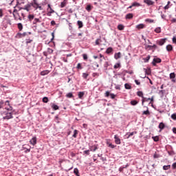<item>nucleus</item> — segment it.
Masks as SVG:
<instances>
[{"label":"nucleus","instance_id":"473e14b6","mask_svg":"<svg viewBox=\"0 0 176 176\" xmlns=\"http://www.w3.org/2000/svg\"><path fill=\"white\" fill-rule=\"evenodd\" d=\"M122 65H120V63H117L114 65V69H118V68H121Z\"/></svg>","mask_w":176,"mask_h":176},{"label":"nucleus","instance_id":"f03ea898","mask_svg":"<svg viewBox=\"0 0 176 176\" xmlns=\"http://www.w3.org/2000/svg\"><path fill=\"white\" fill-rule=\"evenodd\" d=\"M0 112L2 116H3V115L6 116L3 117V120H9V119H13V113L11 111H10V110H4L3 111Z\"/></svg>","mask_w":176,"mask_h":176},{"label":"nucleus","instance_id":"0eeeda50","mask_svg":"<svg viewBox=\"0 0 176 176\" xmlns=\"http://www.w3.org/2000/svg\"><path fill=\"white\" fill-rule=\"evenodd\" d=\"M169 78H170V79H171V82H173V83H175V82H176V80H175V73H174V72L170 73L169 74Z\"/></svg>","mask_w":176,"mask_h":176},{"label":"nucleus","instance_id":"4d7b16f0","mask_svg":"<svg viewBox=\"0 0 176 176\" xmlns=\"http://www.w3.org/2000/svg\"><path fill=\"white\" fill-rule=\"evenodd\" d=\"M100 41H101V39L97 38V39L96 40V41H95V45H100Z\"/></svg>","mask_w":176,"mask_h":176},{"label":"nucleus","instance_id":"72a5a7b5","mask_svg":"<svg viewBox=\"0 0 176 176\" xmlns=\"http://www.w3.org/2000/svg\"><path fill=\"white\" fill-rule=\"evenodd\" d=\"M66 97L67 98H72L74 97V94H72V92H69L66 94Z\"/></svg>","mask_w":176,"mask_h":176},{"label":"nucleus","instance_id":"393cba45","mask_svg":"<svg viewBox=\"0 0 176 176\" xmlns=\"http://www.w3.org/2000/svg\"><path fill=\"white\" fill-rule=\"evenodd\" d=\"M47 12H48L47 13V16H52V14L54 13V11L52 9V8L49 10H47Z\"/></svg>","mask_w":176,"mask_h":176},{"label":"nucleus","instance_id":"0e129e2a","mask_svg":"<svg viewBox=\"0 0 176 176\" xmlns=\"http://www.w3.org/2000/svg\"><path fill=\"white\" fill-rule=\"evenodd\" d=\"M168 168H170V165H167V166L165 165L163 166L164 170H168Z\"/></svg>","mask_w":176,"mask_h":176},{"label":"nucleus","instance_id":"58836bf2","mask_svg":"<svg viewBox=\"0 0 176 176\" xmlns=\"http://www.w3.org/2000/svg\"><path fill=\"white\" fill-rule=\"evenodd\" d=\"M142 115H151V112L149 111V110L148 109V107H147V109L146 111H144L143 113H142Z\"/></svg>","mask_w":176,"mask_h":176},{"label":"nucleus","instance_id":"ddd939ff","mask_svg":"<svg viewBox=\"0 0 176 176\" xmlns=\"http://www.w3.org/2000/svg\"><path fill=\"white\" fill-rule=\"evenodd\" d=\"M120 57H122V53H120V52H118L114 54V58L116 60H119V58H120Z\"/></svg>","mask_w":176,"mask_h":176},{"label":"nucleus","instance_id":"4c0bfd02","mask_svg":"<svg viewBox=\"0 0 176 176\" xmlns=\"http://www.w3.org/2000/svg\"><path fill=\"white\" fill-rule=\"evenodd\" d=\"M43 102H45V104H47L49 102V98L46 96L43 98Z\"/></svg>","mask_w":176,"mask_h":176},{"label":"nucleus","instance_id":"39448f33","mask_svg":"<svg viewBox=\"0 0 176 176\" xmlns=\"http://www.w3.org/2000/svg\"><path fill=\"white\" fill-rule=\"evenodd\" d=\"M162 59L160 58H154L152 62L153 67H156V64H160Z\"/></svg>","mask_w":176,"mask_h":176},{"label":"nucleus","instance_id":"a18cd8bd","mask_svg":"<svg viewBox=\"0 0 176 176\" xmlns=\"http://www.w3.org/2000/svg\"><path fill=\"white\" fill-rule=\"evenodd\" d=\"M77 135H78V130L75 129V130L74 131V134H73L72 137H73L74 138H76Z\"/></svg>","mask_w":176,"mask_h":176},{"label":"nucleus","instance_id":"69168bd1","mask_svg":"<svg viewBox=\"0 0 176 176\" xmlns=\"http://www.w3.org/2000/svg\"><path fill=\"white\" fill-rule=\"evenodd\" d=\"M82 57H83V60H87V54H83Z\"/></svg>","mask_w":176,"mask_h":176},{"label":"nucleus","instance_id":"1a4fd4ad","mask_svg":"<svg viewBox=\"0 0 176 176\" xmlns=\"http://www.w3.org/2000/svg\"><path fill=\"white\" fill-rule=\"evenodd\" d=\"M114 140H115V143L117 145H120V144H121L120 138H119V136H118V135H114Z\"/></svg>","mask_w":176,"mask_h":176},{"label":"nucleus","instance_id":"09e8293b","mask_svg":"<svg viewBox=\"0 0 176 176\" xmlns=\"http://www.w3.org/2000/svg\"><path fill=\"white\" fill-rule=\"evenodd\" d=\"M36 23H41V20H39L38 18L34 19L33 24H36Z\"/></svg>","mask_w":176,"mask_h":176},{"label":"nucleus","instance_id":"49530a36","mask_svg":"<svg viewBox=\"0 0 176 176\" xmlns=\"http://www.w3.org/2000/svg\"><path fill=\"white\" fill-rule=\"evenodd\" d=\"M152 138L155 142H157V141H159V136H153Z\"/></svg>","mask_w":176,"mask_h":176},{"label":"nucleus","instance_id":"13d9d810","mask_svg":"<svg viewBox=\"0 0 176 176\" xmlns=\"http://www.w3.org/2000/svg\"><path fill=\"white\" fill-rule=\"evenodd\" d=\"M115 97H116V95H115L114 94H110V98H111V100H115Z\"/></svg>","mask_w":176,"mask_h":176},{"label":"nucleus","instance_id":"6e6d98bb","mask_svg":"<svg viewBox=\"0 0 176 176\" xmlns=\"http://www.w3.org/2000/svg\"><path fill=\"white\" fill-rule=\"evenodd\" d=\"M107 144H109L108 145L109 148H115V145L112 144V143H107Z\"/></svg>","mask_w":176,"mask_h":176},{"label":"nucleus","instance_id":"7c9ffc66","mask_svg":"<svg viewBox=\"0 0 176 176\" xmlns=\"http://www.w3.org/2000/svg\"><path fill=\"white\" fill-rule=\"evenodd\" d=\"M155 32H156V34H160V32H162V28L160 27L156 28L155 29Z\"/></svg>","mask_w":176,"mask_h":176},{"label":"nucleus","instance_id":"20e7f679","mask_svg":"<svg viewBox=\"0 0 176 176\" xmlns=\"http://www.w3.org/2000/svg\"><path fill=\"white\" fill-rule=\"evenodd\" d=\"M8 24L12 25V21L8 17L3 18V25L6 28L8 27Z\"/></svg>","mask_w":176,"mask_h":176},{"label":"nucleus","instance_id":"3c124183","mask_svg":"<svg viewBox=\"0 0 176 176\" xmlns=\"http://www.w3.org/2000/svg\"><path fill=\"white\" fill-rule=\"evenodd\" d=\"M16 37V38H23V33H17Z\"/></svg>","mask_w":176,"mask_h":176},{"label":"nucleus","instance_id":"603ef678","mask_svg":"<svg viewBox=\"0 0 176 176\" xmlns=\"http://www.w3.org/2000/svg\"><path fill=\"white\" fill-rule=\"evenodd\" d=\"M87 76H89V74L87 73L82 74V78H84L85 79H87Z\"/></svg>","mask_w":176,"mask_h":176},{"label":"nucleus","instance_id":"f257e3e1","mask_svg":"<svg viewBox=\"0 0 176 176\" xmlns=\"http://www.w3.org/2000/svg\"><path fill=\"white\" fill-rule=\"evenodd\" d=\"M9 105V100L3 102V100H0V112H3L4 111H13V107Z\"/></svg>","mask_w":176,"mask_h":176},{"label":"nucleus","instance_id":"6e6552de","mask_svg":"<svg viewBox=\"0 0 176 176\" xmlns=\"http://www.w3.org/2000/svg\"><path fill=\"white\" fill-rule=\"evenodd\" d=\"M144 3H146L148 6H152L155 5V2L152 0H144Z\"/></svg>","mask_w":176,"mask_h":176},{"label":"nucleus","instance_id":"5fc2aeb1","mask_svg":"<svg viewBox=\"0 0 176 176\" xmlns=\"http://www.w3.org/2000/svg\"><path fill=\"white\" fill-rule=\"evenodd\" d=\"M145 49H149V50H152V45H145Z\"/></svg>","mask_w":176,"mask_h":176},{"label":"nucleus","instance_id":"052dcab7","mask_svg":"<svg viewBox=\"0 0 176 176\" xmlns=\"http://www.w3.org/2000/svg\"><path fill=\"white\" fill-rule=\"evenodd\" d=\"M161 17L162 19H163V20H166V16L164 14H163L162 12H161Z\"/></svg>","mask_w":176,"mask_h":176},{"label":"nucleus","instance_id":"b1692460","mask_svg":"<svg viewBox=\"0 0 176 176\" xmlns=\"http://www.w3.org/2000/svg\"><path fill=\"white\" fill-rule=\"evenodd\" d=\"M49 70H44V71H42L41 72V76H45V75H47L49 74Z\"/></svg>","mask_w":176,"mask_h":176},{"label":"nucleus","instance_id":"dca6fc26","mask_svg":"<svg viewBox=\"0 0 176 176\" xmlns=\"http://www.w3.org/2000/svg\"><path fill=\"white\" fill-rule=\"evenodd\" d=\"M78 98H80V100H83V96H85V92L80 91V92H78Z\"/></svg>","mask_w":176,"mask_h":176},{"label":"nucleus","instance_id":"c03bdc74","mask_svg":"<svg viewBox=\"0 0 176 176\" xmlns=\"http://www.w3.org/2000/svg\"><path fill=\"white\" fill-rule=\"evenodd\" d=\"M18 28H19V31H22L23 30V23H18Z\"/></svg>","mask_w":176,"mask_h":176},{"label":"nucleus","instance_id":"864d4df0","mask_svg":"<svg viewBox=\"0 0 176 176\" xmlns=\"http://www.w3.org/2000/svg\"><path fill=\"white\" fill-rule=\"evenodd\" d=\"M151 48H152V50L154 49V50H153V52H155V50H156V49H157V45H156L155 44H154V45H151Z\"/></svg>","mask_w":176,"mask_h":176},{"label":"nucleus","instance_id":"f8f14e48","mask_svg":"<svg viewBox=\"0 0 176 176\" xmlns=\"http://www.w3.org/2000/svg\"><path fill=\"white\" fill-rule=\"evenodd\" d=\"M136 132H128L126 133L125 137L129 139V137H133V135H134V134H136Z\"/></svg>","mask_w":176,"mask_h":176},{"label":"nucleus","instance_id":"e2e57ef3","mask_svg":"<svg viewBox=\"0 0 176 176\" xmlns=\"http://www.w3.org/2000/svg\"><path fill=\"white\" fill-rule=\"evenodd\" d=\"M31 6L33 5H38V1L36 0H33V3H30Z\"/></svg>","mask_w":176,"mask_h":176},{"label":"nucleus","instance_id":"a19ab883","mask_svg":"<svg viewBox=\"0 0 176 176\" xmlns=\"http://www.w3.org/2000/svg\"><path fill=\"white\" fill-rule=\"evenodd\" d=\"M137 104H138V101H137L135 100H133L131 101V105L135 106V105H137Z\"/></svg>","mask_w":176,"mask_h":176},{"label":"nucleus","instance_id":"37998d69","mask_svg":"<svg viewBox=\"0 0 176 176\" xmlns=\"http://www.w3.org/2000/svg\"><path fill=\"white\" fill-rule=\"evenodd\" d=\"M108 67H109V63L108 62H105L104 64V68L105 71H107V69H108Z\"/></svg>","mask_w":176,"mask_h":176},{"label":"nucleus","instance_id":"de8ad7c7","mask_svg":"<svg viewBox=\"0 0 176 176\" xmlns=\"http://www.w3.org/2000/svg\"><path fill=\"white\" fill-rule=\"evenodd\" d=\"M34 14H29L28 15V19L30 21H32V20H34Z\"/></svg>","mask_w":176,"mask_h":176},{"label":"nucleus","instance_id":"c85d7f7f","mask_svg":"<svg viewBox=\"0 0 176 176\" xmlns=\"http://www.w3.org/2000/svg\"><path fill=\"white\" fill-rule=\"evenodd\" d=\"M118 29L119 30V31H123V30H124V25H123L122 24H120L118 25Z\"/></svg>","mask_w":176,"mask_h":176},{"label":"nucleus","instance_id":"7ed1b4c3","mask_svg":"<svg viewBox=\"0 0 176 176\" xmlns=\"http://www.w3.org/2000/svg\"><path fill=\"white\" fill-rule=\"evenodd\" d=\"M62 164L63 166V168L65 171H70V170H72L74 168V166H72V163L69 162V160H66L63 162H62Z\"/></svg>","mask_w":176,"mask_h":176},{"label":"nucleus","instance_id":"f704fd0d","mask_svg":"<svg viewBox=\"0 0 176 176\" xmlns=\"http://www.w3.org/2000/svg\"><path fill=\"white\" fill-rule=\"evenodd\" d=\"M74 173L76 176H80V175H79V170L78 168H74Z\"/></svg>","mask_w":176,"mask_h":176},{"label":"nucleus","instance_id":"412c9836","mask_svg":"<svg viewBox=\"0 0 176 176\" xmlns=\"http://www.w3.org/2000/svg\"><path fill=\"white\" fill-rule=\"evenodd\" d=\"M89 150L91 152H96V151H97V146H96V145L91 146L90 148H89Z\"/></svg>","mask_w":176,"mask_h":176},{"label":"nucleus","instance_id":"4be33fe9","mask_svg":"<svg viewBox=\"0 0 176 176\" xmlns=\"http://www.w3.org/2000/svg\"><path fill=\"white\" fill-rule=\"evenodd\" d=\"M149 60H151V55H148L146 58H143V61L144 63H149Z\"/></svg>","mask_w":176,"mask_h":176},{"label":"nucleus","instance_id":"9b49d317","mask_svg":"<svg viewBox=\"0 0 176 176\" xmlns=\"http://www.w3.org/2000/svg\"><path fill=\"white\" fill-rule=\"evenodd\" d=\"M51 108H52V109H54V111H57L59 109V107L58 105L54 104V103H51Z\"/></svg>","mask_w":176,"mask_h":176},{"label":"nucleus","instance_id":"338daca9","mask_svg":"<svg viewBox=\"0 0 176 176\" xmlns=\"http://www.w3.org/2000/svg\"><path fill=\"white\" fill-rule=\"evenodd\" d=\"M111 95V93L109 91H107L105 93V97H109Z\"/></svg>","mask_w":176,"mask_h":176},{"label":"nucleus","instance_id":"9d476101","mask_svg":"<svg viewBox=\"0 0 176 176\" xmlns=\"http://www.w3.org/2000/svg\"><path fill=\"white\" fill-rule=\"evenodd\" d=\"M30 142L31 145H36V137H33L30 140Z\"/></svg>","mask_w":176,"mask_h":176},{"label":"nucleus","instance_id":"6ab92c4d","mask_svg":"<svg viewBox=\"0 0 176 176\" xmlns=\"http://www.w3.org/2000/svg\"><path fill=\"white\" fill-rule=\"evenodd\" d=\"M158 127L160 129V131H162V130H163L166 127V125L164 124V123L160 122Z\"/></svg>","mask_w":176,"mask_h":176},{"label":"nucleus","instance_id":"a211bd4d","mask_svg":"<svg viewBox=\"0 0 176 176\" xmlns=\"http://www.w3.org/2000/svg\"><path fill=\"white\" fill-rule=\"evenodd\" d=\"M30 8H31V4L30 3L26 4L23 7V10H26L27 12H28L30 10Z\"/></svg>","mask_w":176,"mask_h":176},{"label":"nucleus","instance_id":"e433bc0d","mask_svg":"<svg viewBox=\"0 0 176 176\" xmlns=\"http://www.w3.org/2000/svg\"><path fill=\"white\" fill-rule=\"evenodd\" d=\"M127 167H129V165H126L125 166H121L119 168L120 173H123V170H124V168H127Z\"/></svg>","mask_w":176,"mask_h":176},{"label":"nucleus","instance_id":"423d86ee","mask_svg":"<svg viewBox=\"0 0 176 176\" xmlns=\"http://www.w3.org/2000/svg\"><path fill=\"white\" fill-rule=\"evenodd\" d=\"M166 41H167V38L158 40L157 41V45H159V46H163V45L166 43Z\"/></svg>","mask_w":176,"mask_h":176},{"label":"nucleus","instance_id":"774afa93","mask_svg":"<svg viewBox=\"0 0 176 176\" xmlns=\"http://www.w3.org/2000/svg\"><path fill=\"white\" fill-rule=\"evenodd\" d=\"M172 41H173V43L176 45V38H175V36H173V38H172Z\"/></svg>","mask_w":176,"mask_h":176},{"label":"nucleus","instance_id":"680f3d73","mask_svg":"<svg viewBox=\"0 0 176 176\" xmlns=\"http://www.w3.org/2000/svg\"><path fill=\"white\" fill-rule=\"evenodd\" d=\"M171 119H173V120H176V113H173L171 115Z\"/></svg>","mask_w":176,"mask_h":176},{"label":"nucleus","instance_id":"bf43d9fd","mask_svg":"<svg viewBox=\"0 0 176 176\" xmlns=\"http://www.w3.org/2000/svg\"><path fill=\"white\" fill-rule=\"evenodd\" d=\"M31 42H32V40L28 38L25 40V43L26 45H28V43H31Z\"/></svg>","mask_w":176,"mask_h":176},{"label":"nucleus","instance_id":"c9c22d12","mask_svg":"<svg viewBox=\"0 0 176 176\" xmlns=\"http://www.w3.org/2000/svg\"><path fill=\"white\" fill-rule=\"evenodd\" d=\"M124 87L126 90H130L131 89V85H130L129 83H126L124 85Z\"/></svg>","mask_w":176,"mask_h":176},{"label":"nucleus","instance_id":"c756f323","mask_svg":"<svg viewBox=\"0 0 176 176\" xmlns=\"http://www.w3.org/2000/svg\"><path fill=\"white\" fill-rule=\"evenodd\" d=\"M86 10H87V12H90L91 10V9H93V6H91V5L88 4L87 6V7L85 8Z\"/></svg>","mask_w":176,"mask_h":176},{"label":"nucleus","instance_id":"2f4dec72","mask_svg":"<svg viewBox=\"0 0 176 176\" xmlns=\"http://www.w3.org/2000/svg\"><path fill=\"white\" fill-rule=\"evenodd\" d=\"M137 96H138V97H141L142 98H144V93H142V91H138L137 92Z\"/></svg>","mask_w":176,"mask_h":176},{"label":"nucleus","instance_id":"f3484780","mask_svg":"<svg viewBox=\"0 0 176 176\" xmlns=\"http://www.w3.org/2000/svg\"><path fill=\"white\" fill-rule=\"evenodd\" d=\"M133 13H129V14H127L125 16V19H126V20H130L131 19H133Z\"/></svg>","mask_w":176,"mask_h":176},{"label":"nucleus","instance_id":"79ce46f5","mask_svg":"<svg viewBox=\"0 0 176 176\" xmlns=\"http://www.w3.org/2000/svg\"><path fill=\"white\" fill-rule=\"evenodd\" d=\"M112 47H108L107 49V50H106V53H107V54H111V53H112Z\"/></svg>","mask_w":176,"mask_h":176},{"label":"nucleus","instance_id":"a878e982","mask_svg":"<svg viewBox=\"0 0 176 176\" xmlns=\"http://www.w3.org/2000/svg\"><path fill=\"white\" fill-rule=\"evenodd\" d=\"M77 25H78V28H83V22H82L81 21H78Z\"/></svg>","mask_w":176,"mask_h":176},{"label":"nucleus","instance_id":"cd10ccee","mask_svg":"<svg viewBox=\"0 0 176 176\" xmlns=\"http://www.w3.org/2000/svg\"><path fill=\"white\" fill-rule=\"evenodd\" d=\"M158 94L160 96L161 98H163V97H164V90L159 91Z\"/></svg>","mask_w":176,"mask_h":176},{"label":"nucleus","instance_id":"5701e85b","mask_svg":"<svg viewBox=\"0 0 176 176\" xmlns=\"http://www.w3.org/2000/svg\"><path fill=\"white\" fill-rule=\"evenodd\" d=\"M167 52H173V45H166V47Z\"/></svg>","mask_w":176,"mask_h":176},{"label":"nucleus","instance_id":"ea45409f","mask_svg":"<svg viewBox=\"0 0 176 176\" xmlns=\"http://www.w3.org/2000/svg\"><path fill=\"white\" fill-rule=\"evenodd\" d=\"M66 5H67V1L64 0L60 3V8H65Z\"/></svg>","mask_w":176,"mask_h":176},{"label":"nucleus","instance_id":"8fccbe9b","mask_svg":"<svg viewBox=\"0 0 176 176\" xmlns=\"http://www.w3.org/2000/svg\"><path fill=\"white\" fill-rule=\"evenodd\" d=\"M27 35H31V32H23V33H22V36H23V38H24V36H27Z\"/></svg>","mask_w":176,"mask_h":176},{"label":"nucleus","instance_id":"4468645a","mask_svg":"<svg viewBox=\"0 0 176 176\" xmlns=\"http://www.w3.org/2000/svg\"><path fill=\"white\" fill-rule=\"evenodd\" d=\"M131 6H133V8H140V6H141V4L137 1H135L131 3Z\"/></svg>","mask_w":176,"mask_h":176},{"label":"nucleus","instance_id":"aec40b11","mask_svg":"<svg viewBox=\"0 0 176 176\" xmlns=\"http://www.w3.org/2000/svg\"><path fill=\"white\" fill-rule=\"evenodd\" d=\"M149 100H151V98H145L143 96L142 100V105H144V102H148Z\"/></svg>","mask_w":176,"mask_h":176},{"label":"nucleus","instance_id":"2eb2a0df","mask_svg":"<svg viewBox=\"0 0 176 176\" xmlns=\"http://www.w3.org/2000/svg\"><path fill=\"white\" fill-rule=\"evenodd\" d=\"M136 28H138V30H142L145 28V25L144 23H140L136 25Z\"/></svg>","mask_w":176,"mask_h":176},{"label":"nucleus","instance_id":"bb28decb","mask_svg":"<svg viewBox=\"0 0 176 176\" xmlns=\"http://www.w3.org/2000/svg\"><path fill=\"white\" fill-rule=\"evenodd\" d=\"M28 146V145L23 146V151H24L25 153H27V152H30V148H27Z\"/></svg>","mask_w":176,"mask_h":176}]
</instances>
